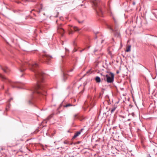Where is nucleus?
<instances>
[{
    "label": "nucleus",
    "instance_id": "nucleus-41",
    "mask_svg": "<svg viewBox=\"0 0 157 157\" xmlns=\"http://www.w3.org/2000/svg\"><path fill=\"white\" fill-rule=\"evenodd\" d=\"M57 21H56V22H57Z\"/></svg>",
    "mask_w": 157,
    "mask_h": 157
},
{
    "label": "nucleus",
    "instance_id": "nucleus-18",
    "mask_svg": "<svg viewBox=\"0 0 157 157\" xmlns=\"http://www.w3.org/2000/svg\"><path fill=\"white\" fill-rule=\"evenodd\" d=\"M53 116V115H51L47 118V120H49Z\"/></svg>",
    "mask_w": 157,
    "mask_h": 157
},
{
    "label": "nucleus",
    "instance_id": "nucleus-28",
    "mask_svg": "<svg viewBox=\"0 0 157 157\" xmlns=\"http://www.w3.org/2000/svg\"><path fill=\"white\" fill-rule=\"evenodd\" d=\"M86 48H84V49H82V50L81 51H80V52H82V51L84 50Z\"/></svg>",
    "mask_w": 157,
    "mask_h": 157
},
{
    "label": "nucleus",
    "instance_id": "nucleus-40",
    "mask_svg": "<svg viewBox=\"0 0 157 157\" xmlns=\"http://www.w3.org/2000/svg\"><path fill=\"white\" fill-rule=\"evenodd\" d=\"M20 2H18L17 3H19Z\"/></svg>",
    "mask_w": 157,
    "mask_h": 157
},
{
    "label": "nucleus",
    "instance_id": "nucleus-7",
    "mask_svg": "<svg viewBox=\"0 0 157 157\" xmlns=\"http://www.w3.org/2000/svg\"><path fill=\"white\" fill-rule=\"evenodd\" d=\"M109 28L112 31L115 32V34L116 36H119V33L118 32H115V31H117L118 29L117 26H115L114 29H113L112 27H109Z\"/></svg>",
    "mask_w": 157,
    "mask_h": 157
},
{
    "label": "nucleus",
    "instance_id": "nucleus-1",
    "mask_svg": "<svg viewBox=\"0 0 157 157\" xmlns=\"http://www.w3.org/2000/svg\"><path fill=\"white\" fill-rule=\"evenodd\" d=\"M25 66L29 67V69L35 73V77L37 82L35 85L34 88H44L47 87L48 84L44 79L45 74L39 69L38 64L36 63L30 62L22 63L19 68V71L22 72L26 69Z\"/></svg>",
    "mask_w": 157,
    "mask_h": 157
},
{
    "label": "nucleus",
    "instance_id": "nucleus-2",
    "mask_svg": "<svg viewBox=\"0 0 157 157\" xmlns=\"http://www.w3.org/2000/svg\"><path fill=\"white\" fill-rule=\"evenodd\" d=\"M0 77L2 79L3 81H5L6 82H8L11 85L12 87L13 88H24L25 87L23 86V84L21 83H14L12 82L10 80L7 78L6 77L0 74Z\"/></svg>",
    "mask_w": 157,
    "mask_h": 157
},
{
    "label": "nucleus",
    "instance_id": "nucleus-25",
    "mask_svg": "<svg viewBox=\"0 0 157 157\" xmlns=\"http://www.w3.org/2000/svg\"><path fill=\"white\" fill-rule=\"evenodd\" d=\"M150 90H152V91H154V89H150L149 92H150Z\"/></svg>",
    "mask_w": 157,
    "mask_h": 157
},
{
    "label": "nucleus",
    "instance_id": "nucleus-6",
    "mask_svg": "<svg viewBox=\"0 0 157 157\" xmlns=\"http://www.w3.org/2000/svg\"><path fill=\"white\" fill-rule=\"evenodd\" d=\"M57 31L58 33L61 34L62 36L64 33V30L62 28V24H60L57 26Z\"/></svg>",
    "mask_w": 157,
    "mask_h": 157
},
{
    "label": "nucleus",
    "instance_id": "nucleus-31",
    "mask_svg": "<svg viewBox=\"0 0 157 157\" xmlns=\"http://www.w3.org/2000/svg\"><path fill=\"white\" fill-rule=\"evenodd\" d=\"M13 99L12 98H10V99L9 101H10L11 100H12Z\"/></svg>",
    "mask_w": 157,
    "mask_h": 157
},
{
    "label": "nucleus",
    "instance_id": "nucleus-35",
    "mask_svg": "<svg viewBox=\"0 0 157 157\" xmlns=\"http://www.w3.org/2000/svg\"><path fill=\"white\" fill-rule=\"evenodd\" d=\"M23 75V74L21 76V77H22Z\"/></svg>",
    "mask_w": 157,
    "mask_h": 157
},
{
    "label": "nucleus",
    "instance_id": "nucleus-4",
    "mask_svg": "<svg viewBox=\"0 0 157 157\" xmlns=\"http://www.w3.org/2000/svg\"><path fill=\"white\" fill-rule=\"evenodd\" d=\"M101 76H103L104 78H105V77L106 78V81L108 83H112L113 82L114 80V75L112 73H109V76L108 75H106L105 76L103 75L102 74H101Z\"/></svg>",
    "mask_w": 157,
    "mask_h": 157
},
{
    "label": "nucleus",
    "instance_id": "nucleus-37",
    "mask_svg": "<svg viewBox=\"0 0 157 157\" xmlns=\"http://www.w3.org/2000/svg\"><path fill=\"white\" fill-rule=\"evenodd\" d=\"M77 87H78V88H79V86H78Z\"/></svg>",
    "mask_w": 157,
    "mask_h": 157
},
{
    "label": "nucleus",
    "instance_id": "nucleus-9",
    "mask_svg": "<svg viewBox=\"0 0 157 157\" xmlns=\"http://www.w3.org/2000/svg\"><path fill=\"white\" fill-rule=\"evenodd\" d=\"M81 133V132L78 131L74 135L73 137V139H75L77 136H78Z\"/></svg>",
    "mask_w": 157,
    "mask_h": 157
},
{
    "label": "nucleus",
    "instance_id": "nucleus-24",
    "mask_svg": "<svg viewBox=\"0 0 157 157\" xmlns=\"http://www.w3.org/2000/svg\"><path fill=\"white\" fill-rule=\"evenodd\" d=\"M73 45H74V46H75V45H76V44H75V41H74L73 42Z\"/></svg>",
    "mask_w": 157,
    "mask_h": 157
},
{
    "label": "nucleus",
    "instance_id": "nucleus-15",
    "mask_svg": "<svg viewBox=\"0 0 157 157\" xmlns=\"http://www.w3.org/2000/svg\"><path fill=\"white\" fill-rule=\"evenodd\" d=\"M116 107H114L111 110V113H113L115 110Z\"/></svg>",
    "mask_w": 157,
    "mask_h": 157
},
{
    "label": "nucleus",
    "instance_id": "nucleus-5",
    "mask_svg": "<svg viewBox=\"0 0 157 157\" xmlns=\"http://www.w3.org/2000/svg\"><path fill=\"white\" fill-rule=\"evenodd\" d=\"M51 57V56H50L49 55L44 52V54L42 55L41 57L40 58V61L42 62H45L48 63Z\"/></svg>",
    "mask_w": 157,
    "mask_h": 157
},
{
    "label": "nucleus",
    "instance_id": "nucleus-19",
    "mask_svg": "<svg viewBox=\"0 0 157 157\" xmlns=\"http://www.w3.org/2000/svg\"><path fill=\"white\" fill-rule=\"evenodd\" d=\"M154 10H152V13L155 16H156V14H155V12H154L153 11Z\"/></svg>",
    "mask_w": 157,
    "mask_h": 157
},
{
    "label": "nucleus",
    "instance_id": "nucleus-13",
    "mask_svg": "<svg viewBox=\"0 0 157 157\" xmlns=\"http://www.w3.org/2000/svg\"><path fill=\"white\" fill-rule=\"evenodd\" d=\"M131 48V46H129L127 48V49L126 50V52H129L130 51V48Z\"/></svg>",
    "mask_w": 157,
    "mask_h": 157
},
{
    "label": "nucleus",
    "instance_id": "nucleus-42",
    "mask_svg": "<svg viewBox=\"0 0 157 157\" xmlns=\"http://www.w3.org/2000/svg\"><path fill=\"white\" fill-rule=\"evenodd\" d=\"M66 51L67 50L66 49Z\"/></svg>",
    "mask_w": 157,
    "mask_h": 157
},
{
    "label": "nucleus",
    "instance_id": "nucleus-22",
    "mask_svg": "<svg viewBox=\"0 0 157 157\" xmlns=\"http://www.w3.org/2000/svg\"><path fill=\"white\" fill-rule=\"evenodd\" d=\"M9 106H10V105H8L6 108V110H7V109H8V108H9Z\"/></svg>",
    "mask_w": 157,
    "mask_h": 157
},
{
    "label": "nucleus",
    "instance_id": "nucleus-33",
    "mask_svg": "<svg viewBox=\"0 0 157 157\" xmlns=\"http://www.w3.org/2000/svg\"><path fill=\"white\" fill-rule=\"evenodd\" d=\"M83 129H81L80 130V132H82V130H83Z\"/></svg>",
    "mask_w": 157,
    "mask_h": 157
},
{
    "label": "nucleus",
    "instance_id": "nucleus-27",
    "mask_svg": "<svg viewBox=\"0 0 157 157\" xmlns=\"http://www.w3.org/2000/svg\"><path fill=\"white\" fill-rule=\"evenodd\" d=\"M86 48H84V49H82V50L81 51H80V52H82V51L84 50Z\"/></svg>",
    "mask_w": 157,
    "mask_h": 157
},
{
    "label": "nucleus",
    "instance_id": "nucleus-36",
    "mask_svg": "<svg viewBox=\"0 0 157 157\" xmlns=\"http://www.w3.org/2000/svg\"><path fill=\"white\" fill-rule=\"evenodd\" d=\"M90 48V46H89V47H88V49H89Z\"/></svg>",
    "mask_w": 157,
    "mask_h": 157
},
{
    "label": "nucleus",
    "instance_id": "nucleus-16",
    "mask_svg": "<svg viewBox=\"0 0 157 157\" xmlns=\"http://www.w3.org/2000/svg\"><path fill=\"white\" fill-rule=\"evenodd\" d=\"M35 90L34 92V93H37V94H40V92H39L37 90L38 89H35Z\"/></svg>",
    "mask_w": 157,
    "mask_h": 157
},
{
    "label": "nucleus",
    "instance_id": "nucleus-20",
    "mask_svg": "<svg viewBox=\"0 0 157 157\" xmlns=\"http://www.w3.org/2000/svg\"><path fill=\"white\" fill-rule=\"evenodd\" d=\"M73 71V69H71L70 71H68V73H69V72L72 71Z\"/></svg>",
    "mask_w": 157,
    "mask_h": 157
},
{
    "label": "nucleus",
    "instance_id": "nucleus-11",
    "mask_svg": "<svg viewBox=\"0 0 157 157\" xmlns=\"http://www.w3.org/2000/svg\"><path fill=\"white\" fill-rule=\"evenodd\" d=\"M67 73H63V80L64 81H65L67 78Z\"/></svg>",
    "mask_w": 157,
    "mask_h": 157
},
{
    "label": "nucleus",
    "instance_id": "nucleus-14",
    "mask_svg": "<svg viewBox=\"0 0 157 157\" xmlns=\"http://www.w3.org/2000/svg\"><path fill=\"white\" fill-rule=\"evenodd\" d=\"M69 34H73L74 33V32L72 30H69Z\"/></svg>",
    "mask_w": 157,
    "mask_h": 157
},
{
    "label": "nucleus",
    "instance_id": "nucleus-26",
    "mask_svg": "<svg viewBox=\"0 0 157 157\" xmlns=\"http://www.w3.org/2000/svg\"><path fill=\"white\" fill-rule=\"evenodd\" d=\"M132 4L133 5H134L135 4V2H133L132 3Z\"/></svg>",
    "mask_w": 157,
    "mask_h": 157
},
{
    "label": "nucleus",
    "instance_id": "nucleus-39",
    "mask_svg": "<svg viewBox=\"0 0 157 157\" xmlns=\"http://www.w3.org/2000/svg\"><path fill=\"white\" fill-rule=\"evenodd\" d=\"M56 17H58V16H56Z\"/></svg>",
    "mask_w": 157,
    "mask_h": 157
},
{
    "label": "nucleus",
    "instance_id": "nucleus-30",
    "mask_svg": "<svg viewBox=\"0 0 157 157\" xmlns=\"http://www.w3.org/2000/svg\"><path fill=\"white\" fill-rule=\"evenodd\" d=\"M78 22L79 23H82V22H83V21H78Z\"/></svg>",
    "mask_w": 157,
    "mask_h": 157
},
{
    "label": "nucleus",
    "instance_id": "nucleus-38",
    "mask_svg": "<svg viewBox=\"0 0 157 157\" xmlns=\"http://www.w3.org/2000/svg\"><path fill=\"white\" fill-rule=\"evenodd\" d=\"M118 102H119V101H117V103L118 104Z\"/></svg>",
    "mask_w": 157,
    "mask_h": 157
},
{
    "label": "nucleus",
    "instance_id": "nucleus-17",
    "mask_svg": "<svg viewBox=\"0 0 157 157\" xmlns=\"http://www.w3.org/2000/svg\"><path fill=\"white\" fill-rule=\"evenodd\" d=\"M71 106H72V105L71 104H68L65 105H64V107H67Z\"/></svg>",
    "mask_w": 157,
    "mask_h": 157
},
{
    "label": "nucleus",
    "instance_id": "nucleus-32",
    "mask_svg": "<svg viewBox=\"0 0 157 157\" xmlns=\"http://www.w3.org/2000/svg\"><path fill=\"white\" fill-rule=\"evenodd\" d=\"M119 73V71H117V74H118V73Z\"/></svg>",
    "mask_w": 157,
    "mask_h": 157
},
{
    "label": "nucleus",
    "instance_id": "nucleus-34",
    "mask_svg": "<svg viewBox=\"0 0 157 157\" xmlns=\"http://www.w3.org/2000/svg\"><path fill=\"white\" fill-rule=\"evenodd\" d=\"M97 36H95V39H97Z\"/></svg>",
    "mask_w": 157,
    "mask_h": 157
},
{
    "label": "nucleus",
    "instance_id": "nucleus-8",
    "mask_svg": "<svg viewBox=\"0 0 157 157\" xmlns=\"http://www.w3.org/2000/svg\"><path fill=\"white\" fill-rule=\"evenodd\" d=\"M1 68L4 72L6 73H8L10 71V70L7 66L1 67Z\"/></svg>",
    "mask_w": 157,
    "mask_h": 157
},
{
    "label": "nucleus",
    "instance_id": "nucleus-29",
    "mask_svg": "<svg viewBox=\"0 0 157 157\" xmlns=\"http://www.w3.org/2000/svg\"><path fill=\"white\" fill-rule=\"evenodd\" d=\"M77 116V115H76V114L75 115H74L75 118H76Z\"/></svg>",
    "mask_w": 157,
    "mask_h": 157
},
{
    "label": "nucleus",
    "instance_id": "nucleus-12",
    "mask_svg": "<svg viewBox=\"0 0 157 157\" xmlns=\"http://www.w3.org/2000/svg\"><path fill=\"white\" fill-rule=\"evenodd\" d=\"M75 31H79L80 29L77 27L74 26L73 27Z\"/></svg>",
    "mask_w": 157,
    "mask_h": 157
},
{
    "label": "nucleus",
    "instance_id": "nucleus-3",
    "mask_svg": "<svg viewBox=\"0 0 157 157\" xmlns=\"http://www.w3.org/2000/svg\"><path fill=\"white\" fill-rule=\"evenodd\" d=\"M94 4L95 8V10L98 14L99 15L100 13L101 14H102L103 12L101 9V6L102 3L98 1H95L94 2Z\"/></svg>",
    "mask_w": 157,
    "mask_h": 157
},
{
    "label": "nucleus",
    "instance_id": "nucleus-10",
    "mask_svg": "<svg viewBox=\"0 0 157 157\" xmlns=\"http://www.w3.org/2000/svg\"><path fill=\"white\" fill-rule=\"evenodd\" d=\"M95 80L97 82H101V78L98 76H96L95 77Z\"/></svg>",
    "mask_w": 157,
    "mask_h": 157
},
{
    "label": "nucleus",
    "instance_id": "nucleus-23",
    "mask_svg": "<svg viewBox=\"0 0 157 157\" xmlns=\"http://www.w3.org/2000/svg\"><path fill=\"white\" fill-rule=\"evenodd\" d=\"M29 104H31L32 103V102L30 100H29Z\"/></svg>",
    "mask_w": 157,
    "mask_h": 157
},
{
    "label": "nucleus",
    "instance_id": "nucleus-21",
    "mask_svg": "<svg viewBox=\"0 0 157 157\" xmlns=\"http://www.w3.org/2000/svg\"><path fill=\"white\" fill-rule=\"evenodd\" d=\"M98 51V50L96 49H95L94 51V52H97Z\"/></svg>",
    "mask_w": 157,
    "mask_h": 157
}]
</instances>
